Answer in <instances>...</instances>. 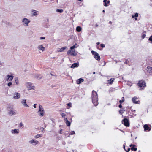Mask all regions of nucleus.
Segmentation results:
<instances>
[{
	"instance_id": "f03ea898",
	"label": "nucleus",
	"mask_w": 152,
	"mask_h": 152,
	"mask_svg": "<svg viewBox=\"0 0 152 152\" xmlns=\"http://www.w3.org/2000/svg\"><path fill=\"white\" fill-rule=\"evenodd\" d=\"M137 84L141 88V90H143L146 86V83L143 80L139 81Z\"/></svg>"
},
{
	"instance_id": "72a5a7b5",
	"label": "nucleus",
	"mask_w": 152,
	"mask_h": 152,
	"mask_svg": "<svg viewBox=\"0 0 152 152\" xmlns=\"http://www.w3.org/2000/svg\"><path fill=\"white\" fill-rule=\"evenodd\" d=\"M15 81L17 85H18L19 84V82L18 81V78H16Z\"/></svg>"
},
{
	"instance_id": "bf43d9fd",
	"label": "nucleus",
	"mask_w": 152,
	"mask_h": 152,
	"mask_svg": "<svg viewBox=\"0 0 152 152\" xmlns=\"http://www.w3.org/2000/svg\"><path fill=\"white\" fill-rule=\"evenodd\" d=\"M93 74H95V72H93Z\"/></svg>"
},
{
	"instance_id": "473e14b6",
	"label": "nucleus",
	"mask_w": 152,
	"mask_h": 152,
	"mask_svg": "<svg viewBox=\"0 0 152 152\" xmlns=\"http://www.w3.org/2000/svg\"><path fill=\"white\" fill-rule=\"evenodd\" d=\"M107 0H104L103 2L104 3V5L105 6H107Z\"/></svg>"
},
{
	"instance_id": "7ed1b4c3",
	"label": "nucleus",
	"mask_w": 152,
	"mask_h": 152,
	"mask_svg": "<svg viewBox=\"0 0 152 152\" xmlns=\"http://www.w3.org/2000/svg\"><path fill=\"white\" fill-rule=\"evenodd\" d=\"M38 113L39 116L42 117L44 115V110L42 106L40 104L39 105V109Z\"/></svg>"
},
{
	"instance_id": "f8f14e48",
	"label": "nucleus",
	"mask_w": 152,
	"mask_h": 152,
	"mask_svg": "<svg viewBox=\"0 0 152 152\" xmlns=\"http://www.w3.org/2000/svg\"><path fill=\"white\" fill-rule=\"evenodd\" d=\"M21 103L24 107H29V106L26 103V99H22L21 101Z\"/></svg>"
},
{
	"instance_id": "4468645a",
	"label": "nucleus",
	"mask_w": 152,
	"mask_h": 152,
	"mask_svg": "<svg viewBox=\"0 0 152 152\" xmlns=\"http://www.w3.org/2000/svg\"><path fill=\"white\" fill-rule=\"evenodd\" d=\"M11 133L13 134H18L19 133V130L18 129H14L11 131Z\"/></svg>"
},
{
	"instance_id": "a878e982",
	"label": "nucleus",
	"mask_w": 152,
	"mask_h": 152,
	"mask_svg": "<svg viewBox=\"0 0 152 152\" xmlns=\"http://www.w3.org/2000/svg\"><path fill=\"white\" fill-rule=\"evenodd\" d=\"M131 150L133 151H136L137 150V148H135L134 145H133V146L131 147Z\"/></svg>"
},
{
	"instance_id": "a211bd4d",
	"label": "nucleus",
	"mask_w": 152,
	"mask_h": 152,
	"mask_svg": "<svg viewBox=\"0 0 152 152\" xmlns=\"http://www.w3.org/2000/svg\"><path fill=\"white\" fill-rule=\"evenodd\" d=\"M79 66V63H75L73 64L71 66V68H74L75 67H77Z\"/></svg>"
},
{
	"instance_id": "37998d69",
	"label": "nucleus",
	"mask_w": 152,
	"mask_h": 152,
	"mask_svg": "<svg viewBox=\"0 0 152 152\" xmlns=\"http://www.w3.org/2000/svg\"><path fill=\"white\" fill-rule=\"evenodd\" d=\"M75 134V133L74 131H72L71 132V134L73 135Z\"/></svg>"
},
{
	"instance_id": "603ef678",
	"label": "nucleus",
	"mask_w": 152,
	"mask_h": 152,
	"mask_svg": "<svg viewBox=\"0 0 152 152\" xmlns=\"http://www.w3.org/2000/svg\"><path fill=\"white\" fill-rule=\"evenodd\" d=\"M109 23V24H112V22L111 21H110Z\"/></svg>"
},
{
	"instance_id": "338daca9",
	"label": "nucleus",
	"mask_w": 152,
	"mask_h": 152,
	"mask_svg": "<svg viewBox=\"0 0 152 152\" xmlns=\"http://www.w3.org/2000/svg\"><path fill=\"white\" fill-rule=\"evenodd\" d=\"M42 129L43 130L44 129L43 128H42Z\"/></svg>"
},
{
	"instance_id": "39448f33",
	"label": "nucleus",
	"mask_w": 152,
	"mask_h": 152,
	"mask_svg": "<svg viewBox=\"0 0 152 152\" xmlns=\"http://www.w3.org/2000/svg\"><path fill=\"white\" fill-rule=\"evenodd\" d=\"M22 22L23 25L24 26H28L30 21L26 18H24L22 19Z\"/></svg>"
},
{
	"instance_id": "e2e57ef3",
	"label": "nucleus",
	"mask_w": 152,
	"mask_h": 152,
	"mask_svg": "<svg viewBox=\"0 0 152 152\" xmlns=\"http://www.w3.org/2000/svg\"><path fill=\"white\" fill-rule=\"evenodd\" d=\"M109 2H110V1H107V3H109Z\"/></svg>"
},
{
	"instance_id": "bb28decb",
	"label": "nucleus",
	"mask_w": 152,
	"mask_h": 152,
	"mask_svg": "<svg viewBox=\"0 0 152 152\" xmlns=\"http://www.w3.org/2000/svg\"><path fill=\"white\" fill-rule=\"evenodd\" d=\"M66 125L67 126H70L71 123L69 121H67L66 122Z\"/></svg>"
},
{
	"instance_id": "c85d7f7f",
	"label": "nucleus",
	"mask_w": 152,
	"mask_h": 152,
	"mask_svg": "<svg viewBox=\"0 0 152 152\" xmlns=\"http://www.w3.org/2000/svg\"><path fill=\"white\" fill-rule=\"evenodd\" d=\"M138 14L137 13H136L134 15H132V17L133 18L134 17H137L138 16Z\"/></svg>"
},
{
	"instance_id": "c756f323",
	"label": "nucleus",
	"mask_w": 152,
	"mask_h": 152,
	"mask_svg": "<svg viewBox=\"0 0 152 152\" xmlns=\"http://www.w3.org/2000/svg\"><path fill=\"white\" fill-rule=\"evenodd\" d=\"M63 10L62 9L59 10L57 9L56 10V12H58L62 13L63 12Z\"/></svg>"
},
{
	"instance_id": "4c0bfd02",
	"label": "nucleus",
	"mask_w": 152,
	"mask_h": 152,
	"mask_svg": "<svg viewBox=\"0 0 152 152\" xmlns=\"http://www.w3.org/2000/svg\"><path fill=\"white\" fill-rule=\"evenodd\" d=\"M145 36H146V35L145 34H142V39H144L145 37Z\"/></svg>"
},
{
	"instance_id": "aec40b11",
	"label": "nucleus",
	"mask_w": 152,
	"mask_h": 152,
	"mask_svg": "<svg viewBox=\"0 0 152 152\" xmlns=\"http://www.w3.org/2000/svg\"><path fill=\"white\" fill-rule=\"evenodd\" d=\"M147 71L149 73L152 72V67L150 66H148L147 67Z\"/></svg>"
},
{
	"instance_id": "412c9836",
	"label": "nucleus",
	"mask_w": 152,
	"mask_h": 152,
	"mask_svg": "<svg viewBox=\"0 0 152 152\" xmlns=\"http://www.w3.org/2000/svg\"><path fill=\"white\" fill-rule=\"evenodd\" d=\"M137 99V98L136 97H134L132 98V100L133 103L135 104L138 103V101H136V100Z\"/></svg>"
},
{
	"instance_id": "423d86ee",
	"label": "nucleus",
	"mask_w": 152,
	"mask_h": 152,
	"mask_svg": "<svg viewBox=\"0 0 152 152\" xmlns=\"http://www.w3.org/2000/svg\"><path fill=\"white\" fill-rule=\"evenodd\" d=\"M8 114L11 116L15 115L17 113L16 111L12 108H11L10 110L8 109Z\"/></svg>"
},
{
	"instance_id": "f257e3e1",
	"label": "nucleus",
	"mask_w": 152,
	"mask_h": 152,
	"mask_svg": "<svg viewBox=\"0 0 152 152\" xmlns=\"http://www.w3.org/2000/svg\"><path fill=\"white\" fill-rule=\"evenodd\" d=\"M92 98L93 103L95 106H96L98 103L97 94L94 90L92 91Z\"/></svg>"
},
{
	"instance_id": "5fc2aeb1",
	"label": "nucleus",
	"mask_w": 152,
	"mask_h": 152,
	"mask_svg": "<svg viewBox=\"0 0 152 152\" xmlns=\"http://www.w3.org/2000/svg\"><path fill=\"white\" fill-rule=\"evenodd\" d=\"M133 145H132V144H131V145H130V147H131L132 146H133Z\"/></svg>"
},
{
	"instance_id": "09e8293b",
	"label": "nucleus",
	"mask_w": 152,
	"mask_h": 152,
	"mask_svg": "<svg viewBox=\"0 0 152 152\" xmlns=\"http://www.w3.org/2000/svg\"><path fill=\"white\" fill-rule=\"evenodd\" d=\"M20 126H23V124L22 123H20Z\"/></svg>"
},
{
	"instance_id": "9b49d317",
	"label": "nucleus",
	"mask_w": 152,
	"mask_h": 152,
	"mask_svg": "<svg viewBox=\"0 0 152 152\" xmlns=\"http://www.w3.org/2000/svg\"><path fill=\"white\" fill-rule=\"evenodd\" d=\"M20 94L18 93H15L14 94L13 98L15 99H18L20 98Z\"/></svg>"
},
{
	"instance_id": "3c124183",
	"label": "nucleus",
	"mask_w": 152,
	"mask_h": 152,
	"mask_svg": "<svg viewBox=\"0 0 152 152\" xmlns=\"http://www.w3.org/2000/svg\"><path fill=\"white\" fill-rule=\"evenodd\" d=\"M37 104H34V108H36V105Z\"/></svg>"
},
{
	"instance_id": "ddd939ff",
	"label": "nucleus",
	"mask_w": 152,
	"mask_h": 152,
	"mask_svg": "<svg viewBox=\"0 0 152 152\" xmlns=\"http://www.w3.org/2000/svg\"><path fill=\"white\" fill-rule=\"evenodd\" d=\"M32 15L35 16H37L39 14V11L34 10H32L31 11Z\"/></svg>"
},
{
	"instance_id": "9d476101",
	"label": "nucleus",
	"mask_w": 152,
	"mask_h": 152,
	"mask_svg": "<svg viewBox=\"0 0 152 152\" xmlns=\"http://www.w3.org/2000/svg\"><path fill=\"white\" fill-rule=\"evenodd\" d=\"M14 76L12 75H8L6 77V80L7 81H11L13 78Z\"/></svg>"
},
{
	"instance_id": "13d9d810",
	"label": "nucleus",
	"mask_w": 152,
	"mask_h": 152,
	"mask_svg": "<svg viewBox=\"0 0 152 152\" xmlns=\"http://www.w3.org/2000/svg\"><path fill=\"white\" fill-rule=\"evenodd\" d=\"M49 25H48V26H47L46 27V28H48V26Z\"/></svg>"
},
{
	"instance_id": "c9c22d12",
	"label": "nucleus",
	"mask_w": 152,
	"mask_h": 152,
	"mask_svg": "<svg viewBox=\"0 0 152 152\" xmlns=\"http://www.w3.org/2000/svg\"><path fill=\"white\" fill-rule=\"evenodd\" d=\"M12 84V83L11 82H9L7 84V85L8 86H10Z\"/></svg>"
},
{
	"instance_id": "7c9ffc66",
	"label": "nucleus",
	"mask_w": 152,
	"mask_h": 152,
	"mask_svg": "<svg viewBox=\"0 0 152 152\" xmlns=\"http://www.w3.org/2000/svg\"><path fill=\"white\" fill-rule=\"evenodd\" d=\"M41 137V134H37V135H36L35 136V137L36 138H39L40 137Z\"/></svg>"
},
{
	"instance_id": "774afa93",
	"label": "nucleus",
	"mask_w": 152,
	"mask_h": 152,
	"mask_svg": "<svg viewBox=\"0 0 152 152\" xmlns=\"http://www.w3.org/2000/svg\"><path fill=\"white\" fill-rule=\"evenodd\" d=\"M78 1H81L82 0H78Z\"/></svg>"
},
{
	"instance_id": "2eb2a0df",
	"label": "nucleus",
	"mask_w": 152,
	"mask_h": 152,
	"mask_svg": "<svg viewBox=\"0 0 152 152\" xmlns=\"http://www.w3.org/2000/svg\"><path fill=\"white\" fill-rule=\"evenodd\" d=\"M38 48L39 50H42V51H44L45 50V48L41 45H39L38 47Z\"/></svg>"
},
{
	"instance_id": "052dcab7",
	"label": "nucleus",
	"mask_w": 152,
	"mask_h": 152,
	"mask_svg": "<svg viewBox=\"0 0 152 152\" xmlns=\"http://www.w3.org/2000/svg\"><path fill=\"white\" fill-rule=\"evenodd\" d=\"M102 12H105V11H104V10H103L102 11Z\"/></svg>"
},
{
	"instance_id": "e433bc0d",
	"label": "nucleus",
	"mask_w": 152,
	"mask_h": 152,
	"mask_svg": "<svg viewBox=\"0 0 152 152\" xmlns=\"http://www.w3.org/2000/svg\"><path fill=\"white\" fill-rule=\"evenodd\" d=\"M125 111L124 110H120L119 111V112L120 113H121V114H122L123 113H124V112Z\"/></svg>"
},
{
	"instance_id": "680f3d73",
	"label": "nucleus",
	"mask_w": 152,
	"mask_h": 152,
	"mask_svg": "<svg viewBox=\"0 0 152 152\" xmlns=\"http://www.w3.org/2000/svg\"><path fill=\"white\" fill-rule=\"evenodd\" d=\"M96 26H98V25L97 24H96Z\"/></svg>"
},
{
	"instance_id": "b1692460",
	"label": "nucleus",
	"mask_w": 152,
	"mask_h": 152,
	"mask_svg": "<svg viewBox=\"0 0 152 152\" xmlns=\"http://www.w3.org/2000/svg\"><path fill=\"white\" fill-rule=\"evenodd\" d=\"M114 80V78H111L110 80H108L109 84H112L113 83V82Z\"/></svg>"
},
{
	"instance_id": "ea45409f",
	"label": "nucleus",
	"mask_w": 152,
	"mask_h": 152,
	"mask_svg": "<svg viewBox=\"0 0 152 152\" xmlns=\"http://www.w3.org/2000/svg\"><path fill=\"white\" fill-rule=\"evenodd\" d=\"M124 99H122V100H120L119 101V102L120 104H121L122 102H124Z\"/></svg>"
},
{
	"instance_id": "f704fd0d",
	"label": "nucleus",
	"mask_w": 152,
	"mask_h": 152,
	"mask_svg": "<svg viewBox=\"0 0 152 152\" xmlns=\"http://www.w3.org/2000/svg\"><path fill=\"white\" fill-rule=\"evenodd\" d=\"M148 40L152 43V35L148 39Z\"/></svg>"
},
{
	"instance_id": "49530a36",
	"label": "nucleus",
	"mask_w": 152,
	"mask_h": 152,
	"mask_svg": "<svg viewBox=\"0 0 152 152\" xmlns=\"http://www.w3.org/2000/svg\"><path fill=\"white\" fill-rule=\"evenodd\" d=\"M64 121L66 122L67 121H68L66 118H64Z\"/></svg>"
},
{
	"instance_id": "0eeeda50",
	"label": "nucleus",
	"mask_w": 152,
	"mask_h": 152,
	"mask_svg": "<svg viewBox=\"0 0 152 152\" xmlns=\"http://www.w3.org/2000/svg\"><path fill=\"white\" fill-rule=\"evenodd\" d=\"M26 87L29 88V90H31V89H34L33 87L34 88V86L32 84V83L31 82H28L26 83Z\"/></svg>"
},
{
	"instance_id": "864d4df0",
	"label": "nucleus",
	"mask_w": 152,
	"mask_h": 152,
	"mask_svg": "<svg viewBox=\"0 0 152 152\" xmlns=\"http://www.w3.org/2000/svg\"><path fill=\"white\" fill-rule=\"evenodd\" d=\"M135 19L136 20H137V17H135Z\"/></svg>"
},
{
	"instance_id": "de8ad7c7",
	"label": "nucleus",
	"mask_w": 152,
	"mask_h": 152,
	"mask_svg": "<svg viewBox=\"0 0 152 152\" xmlns=\"http://www.w3.org/2000/svg\"><path fill=\"white\" fill-rule=\"evenodd\" d=\"M122 107V105H121V104H120L119 105V106H118V107H119V108H121V107Z\"/></svg>"
},
{
	"instance_id": "c03bdc74",
	"label": "nucleus",
	"mask_w": 152,
	"mask_h": 152,
	"mask_svg": "<svg viewBox=\"0 0 152 152\" xmlns=\"http://www.w3.org/2000/svg\"><path fill=\"white\" fill-rule=\"evenodd\" d=\"M100 46L102 48H104L105 47V45L104 44H101Z\"/></svg>"
},
{
	"instance_id": "5701e85b",
	"label": "nucleus",
	"mask_w": 152,
	"mask_h": 152,
	"mask_svg": "<svg viewBox=\"0 0 152 152\" xmlns=\"http://www.w3.org/2000/svg\"><path fill=\"white\" fill-rule=\"evenodd\" d=\"M123 147H124V150H125V151H126L127 152H128L130 151V149L129 148L127 147H126V148H125V145H123Z\"/></svg>"
},
{
	"instance_id": "8fccbe9b",
	"label": "nucleus",
	"mask_w": 152,
	"mask_h": 152,
	"mask_svg": "<svg viewBox=\"0 0 152 152\" xmlns=\"http://www.w3.org/2000/svg\"><path fill=\"white\" fill-rule=\"evenodd\" d=\"M128 61L127 60H126L125 62H124V63L126 64H127L128 63Z\"/></svg>"
},
{
	"instance_id": "a19ab883",
	"label": "nucleus",
	"mask_w": 152,
	"mask_h": 152,
	"mask_svg": "<svg viewBox=\"0 0 152 152\" xmlns=\"http://www.w3.org/2000/svg\"><path fill=\"white\" fill-rule=\"evenodd\" d=\"M61 115L62 116V117H63L66 115V114L64 113H62L61 114Z\"/></svg>"
},
{
	"instance_id": "20e7f679",
	"label": "nucleus",
	"mask_w": 152,
	"mask_h": 152,
	"mask_svg": "<svg viewBox=\"0 0 152 152\" xmlns=\"http://www.w3.org/2000/svg\"><path fill=\"white\" fill-rule=\"evenodd\" d=\"M91 52L92 54L94 56V57L98 61L100 60V56L98 53L94 51H92Z\"/></svg>"
},
{
	"instance_id": "dca6fc26",
	"label": "nucleus",
	"mask_w": 152,
	"mask_h": 152,
	"mask_svg": "<svg viewBox=\"0 0 152 152\" xmlns=\"http://www.w3.org/2000/svg\"><path fill=\"white\" fill-rule=\"evenodd\" d=\"M144 128L145 131H149L151 130V128L148 127L147 124H145L144 126Z\"/></svg>"
},
{
	"instance_id": "58836bf2",
	"label": "nucleus",
	"mask_w": 152,
	"mask_h": 152,
	"mask_svg": "<svg viewBox=\"0 0 152 152\" xmlns=\"http://www.w3.org/2000/svg\"><path fill=\"white\" fill-rule=\"evenodd\" d=\"M45 37H40V40L45 39Z\"/></svg>"
},
{
	"instance_id": "4be33fe9",
	"label": "nucleus",
	"mask_w": 152,
	"mask_h": 152,
	"mask_svg": "<svg viewBox=\"0 0 152 152\" xmlns=\"http://www.w3.org/2000/svg\"><path fill=\"white\" fill-rule=\"evenodd\" d=\"M66 49V48L62 47L61 48H58L57 50V51L58 52H61L64 50Z\"/></svg>"
},
{
	"instance_id": "2f4dec72",
	"label": "nucleus",
	"mask_w": 152,
	"mask_h": 152,
	"mask_svg": "<svg viewBox=\"0 0 152 152\" xmlns=\"http://www.w3.org/2000/svg\"><path fill=\"white\" fill-rule=\"evenodd\" d=\"M77 45L76 44H75L73 46H72L70 48V49L71 50H73L74 48H76L77 47L76 46V45Z\"/></svg>"
},
{
	"instance_id": "0e129e2a",
	"label": "nucleus",
	"mask_w": 152,
	"mask_h": 152,
	"mask_svg": "<svg viewBox=\"0 0 152 152\" xmlns=\"http://www.w3.org/2000/svg\"><path fill=\"white\" fill-rule=\"evenodd\" d=\"M47 21H48H48H49V19H47Z\"/></svg>"
},
{
	"instance_id": "69168bd1",
	"label": "nucleus",
	"mask_w": 152,
	"mask_h": 152,
	"mask_svg": "<svg viewBox=\"0 0 152 152\" xmlns=\"http://www.w3.org/2000/svg\"><path fill=\"white\" fill-rule=\"evenodd\" d=\"M62 61H64V59H62Z\"/></svg>"
},
{
	"instance_id": "4d7b16f0",
	"label": "nucleus",
	"mask_w": 152,
	"mask_h": 152,
	"mask_svg": "<svg viewBox=\"0 0 152 152\" xmlns=\"http://www.w3.org/2000/svg\"><path fill=\"white\" fill-rule=\"evenodd\" d=\"M51 75L52 76H55V75H54L53 74H52L51 73Z\"/></svg>"
},
{
	"instance_id": "cd10ccee",
	"label": "nucleus",
	"mask_w": 152,
	"mask_h": 152,
	"mask_svg": "<svg viewBox=\"0 0 152 152\" xmlns=\"http://www.w3.org/2000/svg\"><path fill=\"white\" fill-rule=\"evenodd\" d=\"M35 77L36 78H37L39 79H40L42 78V77L40 76L39 75H37Z\"/></svg>"
},
{
	"instance_id": "1a4fd4ad",
	"label": "nucleus",
	"mask_w": 152,
	"mask_h": 152,
	"mask_svg": "<svg viewBox=\"0 0 152 152\" xmlns=\"http://www.w3.org/2000/svg\"><path fill=\"white\" fill-rule=\"evenodd\" d=\"M123 123L126 126H129V121L127 118H124L122 121Z\"/></svg>"
},
{
	"instance_id": "79ce46f5",
	"label": "nucleus",
	"mask_w": 152,
	"mask_h": 152,
	"mask_svg": "<svg viewBox=\"0 0 152 152\" xmlns=\"http://www.w3.org/2000/svg\"><path fill=\"white\" fill-rule=\"evenodd\" d=\"M71 104H71V103H69L67 104V105L69 107H71Z\"/></svg>"
},
{
	"instance_id": "6e6552de",
	"label": "nucleus",
	"mask_w": 152,
	"mask_h": 152,
	"mask_svg": "<svg viewBox=\"0 0 152 152\" xmlns=\"http://www.w3.org/2000/svg\"><path fill=\"white\" fill-rule=\"evenodd\" d=\"M29 142L30 144L35 146L38 144L39 142L37 140H35L34 139H33L29 141Z\"/></svg>"
},
{
	"instance_id": "a18cd8bd",
	"label": "nucleus",
	"mask_w": 152,
	"mask_h": 152,
	"mask_svg": "<svg viewBox=\"0 0 152 152\" xmlns=\"http://www.w3.org/2000/svg\"><path fill=\"white\" fill-rule=\"evenodd\" d=\"M62 129H60L59 133L60 134H62Z\"/></svg>"
},
{
	"instance_id": "6e6d98bb",
	"label": "nucleus",
	"mask_w": 152,
	"mask_h": 152,
	"mask_svg": "<svg viewBox=\"0 0 152 152\" xmlns=\"http://www.w3.org/2000/svg\"><path fill=\"white\" fill-rule=\"evenodd\" d=\"M99 44H100V43H99V42H97V43H96V44H97V45H99Z\"/></svg>"
},
{
	"instance_id": "6ab92c4d",
	"label": "nucleus",
	"mask_w": 152,
	"mask_h": 152,
	"mask_svg": "<svg viewBox=\"0 0 152 152\" xmlns=\"http://www.w3.org/2000/svg\"><path fill=\"white\" fill-rule=\"evenodd\" d=\"M84 81V80L83 78H80L78 79L76 81L77 83L78 84H79L81 83L82 82Z\"/></svg>"
},
{
	"instance_id": "393cba45",
	"label": "nucleus",
	"mask_w": 152,
	"mask_h": 152,
	"mask_svg": "<svg viewBox=\"0 0 152 152\" xmlns=\"http://www.w3.org/2000/svg\"><path fill=\"white\" fill-rule=\"evenodd\" d=\"M81 28L79 26H77L76 29V31L78 32H80L81 31Z\"/></svg>"
},
{
	"instance_id": "f3484780",
	"label": "nucleus",
	"mask_w": 152,
	"mask_h": 152,
	"mask_svg": "<svg viewBox=\"0 0 152 152\" xmlns=\"http://www.w3.org/2000/svg\"><path fill=\"white\" fill-rule=\"evenodd\" d=\"M75 50H70L68 51L67 52L68 54H70V53H71L72 55H75Z\"/></svg>"
}]
</instances>
